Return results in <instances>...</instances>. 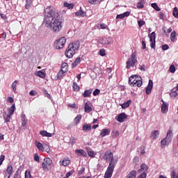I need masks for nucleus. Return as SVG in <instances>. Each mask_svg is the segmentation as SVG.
<instances>
[{
	"label": "nucleus",
	"mask_w": 178,
	"mask_h": 178,
	"mask_svg": "<svg viewBox=\"0 0 178 178\" xmlns=\"http://www.w3.org/2000/svg\"><path fill=\"white\" fill-rule=\"evenodd\" d=\"M44 23L48 24L54 33H58L63 29V19L59 18V14L53 6L45 8Z\"/></svg>",
	"instance_id": "f257e3e1"
},
{
	"label": "nucleus",
	"mask_w": 178,
	"mask_h": 178,
	"mask_svg": "<svg viewBox=\"0 0 178 178\" xmlns=\"http://www.w3.org/2000/svg\"><path fill=\"white\" fill-rule=\"evenodd\" d=\"M79 44L76 43H70L67 49L65 50V54L66 57L71 58L76 54V51L79 49Z\"/></svg>",
	"instance_id": "f03ea898"
},
{
	"label": "nucleus",
	"mask_w": 178,
	"mask_h": 178,
	"mask_svg": "<svg viewBox=\"0 0 178 178\" xmlns=\"http://www.w3.org/2000/svg\"><path fill=\"white\" fill-rule=\"evenodd\" d=\"M129 84L134 87H141L143 86V79L138 75H131L129 78Z\"/></svg>",
	"instance_id": "7ed1b4c3"
},
{
	"label": "nucleus",
	"mask_w": 178,
	"mask_h": 178,
	"mask_svg": "<svg viewBox=\"0 0 178 178\" xmlns=\"http://www.w3.org/2000/svg\"><path fill=\"white\" fill-rule=\"evenodd\" d=\"M104 159L107 162H110V164H111V166L115 167V165L117 164V161H115L113 153L111 149H108L104 152Z\"/></svg>",
	"instance_id": "20e7f679"
},
{
	"label": "nucleus",
	"mask_w": 178,
	"mask_h": 178,
	"mask_svg": "<svg viewBox=\"0 0 178 178\" xmlns=\"http://www.w3.org/2000/svg\"><path fill=\"white\" fill-rule=\"evenodd\" d=\"M137 62H138V58H137L136 54V53L131 54V57L126 62V68L127 70H129L131 67H134Z\"/></svg>",
	"instance_id": "39448f33"
},
{
	"label": "nucleus",
	"mask_w": 178,
	"mask_h": 178,
	"mask_svg": "<svg viewBox=\"0 0 178 178\" xmlns=\"http://www.w3.org/2000/svg\"><path fill=\"white\" fill-rule=\"evenodd\" d=\"M67 42L65 37L60 38L54 42V46L56 49H61L65 47Z\"/></svg>",
	"instance_id": "423d86ee"
},
{
	"label": "nucleus",
	"mask_w": 178,
	"mask_h": 178,
	"mask_svg": "<svg viewBox=\"0 0 178 178\" xmlns=\"http://www.w3.org/2000/svg\"><path fill=\"white\" fill-rule=\"evenodd\" d=\"M52 163L53 161L49 157H46L44 159L43 163H42V168H43L44 171L47 172L51 168Z\"/></svg>",
	"instance_id": "0eeeda50"
},
{
	"label": "nucleus",
	"mask_w": 178,
	"mask_h": 178,
	"mask_svg": "<svg viewBox=\"0 0 178 178\" xmlns=\"http://www.w3.org/2000/svg\"><path fill=\"white\" fill-rule=\"evenodd\" d=\"M115 167L112 165V164H108V168H107V170H106V173L104 174V178H111Z\"/></svg>",
	"instance_id": "6e6552de"
},
{
	"label": "nucleus",
	"mask_w": 178,
	"mask_h": 178,
	"mask_svg": "<svg viewBox=\"0 0 178 178\" xmlns=\"http://www.w3.org/2000/svg\"><path fill=\"white\" fill-rule=\"evenodd\" d=\"M148 37L149 38V41L151 42V44L150 47L155 49L156 48V33L154 32H152L151 34H149L148 35Z\"/></svg>",
	"instance_id": "1a4fd4ad"
},
{
	"label": "nucleus",
	"mask_w": 178,
	"mask_h": 178,
	"mask_svg": "<svg viewBox=\"0 0 178 178\" xmlns=\"http://www.w3.org/2000/svg\"><path fill=\"white\" fill-rule=\"evenodd\" d=\"M71 163V160L69 157L64 158L63 160H60L59 164L61 166L67 167L70 165Z\"/></svg>",
	"instance_id": "9d476101"
},
{
	"label": "nucleus",
	"mask_w": 178,
	"mask_h": 178,
	"mask_svg": "<svg viewBox=\"0 0 178 178\" xmlns=\"http://www.w3.org/2000/svg\"><path fill=\"white\" fill-rule=\"evenodd\" d=\"M153 88V81L152 79L149 80L148 86L146 88L145 92L147 95H149Z\"/></svg>",
	"instance_id": "9b49d317"
},
{
	"label": "nucleus",
	"mask_w": 178,
	"mask_h": 178,
	"mask_svg": "<svg viewBox=\"0 0 178 178\" xmlns=\"http://www.w3.org/2000/svg\"><path fill=\"white\" fill-rule=\"evenodd\" d=\"M161 102H163V104L161 107V112L165 114L168 111V104L165 102L163 99L161 100Z\"/></svg>",
	"instance_id": "f8f14e48"
},
{
	"label": "nucleus",
	"mask_w": 178,
	"mask_h": 178,
	"mask_svg": "<svg viewBox=\"0 0 178 178\" xmlns=\"http://www.w3.org/2000/svg\"><path fill=\"white\" fill-rule=\"evenodd\" d=\"M127 118V115H126V113H122L118 115L117 118V121L119 122H124Z\"/></svg>",
	"instance_id": "ddd939ff"
},
{
	"label": "nucleus",
	"mask_w": 178,
	"mask_h": 178,
	"mask_svg": "<svg viewBox=\"0 0 178 178\" xmlns=\"http://www.w3.org/2000/svg\"><path fill=\"white\" fill-rule=\"evenodd\" d=\"M177 86L176 88H174L171 90V92H170V97L172 99H175V98H177L178 97V93H177Z\"/></svg>",
	"instance_id": "4468645a"
},
{
	"label": "nucleus",
	"mask_w": 178,
	"mask_h": 178,
	"mask_svg": "<svg viewBox=\"0 0 178 178\" xmlns=\"http://www.w3.org/2000/svg\"><path fill=\"white\" fill-rule=\"evenodd\" d=\"M129 15H130V12H129V11L124 12V13H123L117 15L116 19H124V18H125V17H129Z\"/></svg>",
	"instance_id": "2eb2a0df"
},
{
	"label": "nucleus",
	"mask_w": 178,
	"mask_h": 178,
	"mask_svg": "<svg viewBox=\"0 0 178 178\" xmlns=\"http://www.w3.org/2000/svg\"><path fill=\"white\" fill-rule=\"evenodd\" d=\"M66 73H67L66 70H60L57 74V79L58 80L62 79L65 76Z\"/></svg>",
	"instance_id": "dca6fc26"
},
{
	"label": "nucleus",
	"mask_w": 178,
	"mask_h": 178,
	"mask_svg": "<svg viewBox=\"0 0 178 178\" xmlns=\"http://www.w3.org/2000/svg\"><path fill=\"white\" fill-rule=\"evenodd\" d=\"M75 153L79 155V156H83V157H86L87 156V152L84 150V149H76L75 150Z\"/></svg>",
	"instance_id": "f3484780"
},
{
	"label": "nucleus",
	"mask_w": 178,
	"mask_h": 178,
	"mask_svg": "<svg viewBox=\"0 0 178 178\" xmlns=\"http://www.w3.org/2000/svg\"><path fill=\"white\" fill-rule=\"evenodd\" d=\"M113 42H114L113 38L111 37L104 38L103 41V44L106 45L112 44H113Z\"/></svg>",
	"instance_id": "a211bd4d"
},
{
	"label": "nucleus",
	"mask_w": 178,
	"mask_h": 178,
	"mask_svg": "<svg viewBox=\"0 0 178 178\" xmlns=\"http://www.w3.org/2000/svg\"><path fill=\"white\" fill-rule=\"evenodd\" d=\"M159 136V131L155 130L152 131L150 138L154 140H156L158 138Z\"/></svg>",
	"instance_id": "6ab92c4d"
},
{
	"label": "nucleus",
	"mask_w": 178,
	"mask_h": 178,
	"mask_svg": "<svg viewBox=\"0 0 178 178\" xmlns=\"http://www.w3.org/2000/svg\"><path fill=\"white\" fill-rule=\"evenodd\" d=\"M171 142V138H168L166 137V138L162 140L161 142L162 147H165L166 145H168Z\"/></svg>",
	"instance_id": "aec40b11"
},
{
	"label": "nucleus",
	"mask_w": 178,
	"mask_h": 178,
	"mask_svg": "<svg viewBox=\"0 0 178 178\" xmlns=\"http://www.w3.org/2000/svg\"><path fill=\"white\" fill-rule=\"evenodd\" d=\"M39 134L42 136V137L51 138L52 134L51 133L47 132V131H40Z\"/></svg>",
	"instance_id": "412c9836"
},
{
	"label": "nucleus",
	"mask_w": 178,
	"mask_h": 178,
	"mask_svg": "<svg viewBox=\"0 0 178 178\" xmlns=\"http://www.w3.org/2000/svg\"><path fill=\"white\" fill-rule=\"evenodd\" d=\"M111 134V130L108 129H104L100 134V136L104 138L106 136H108Z\"/></svg>",
	"instance_id": "4be33fe9"
},
{
	"label": "nucleus",
	"mask_w": 178,
	"mask_h": 178,
	"mask_svg": "<svg viewBox=\"0 0 178 178\" xmlns=\"http://www.w3.org/2000/svg\"><path fill=\"white\" fill-rule=\"evenodd\" d=\"M92 88H90L88 90H85L84 93H83V97H90L92 92Z\"/></svg>",
	"instance_id": "5701e85b"
},
{
	"label": "nucleus",
	"mask_w": 178,
	"mask_h": 178,
	"mask_svg": "<svg viewBox=\"0 0 178 178\" xmlns=\"http://www.w3.org/2000/svg\"><path fill=\"white\" fill-rule=\"evenodd\" d=\"M137 177V172L135 170H133L131 172H130L127 176V178H136Z\"/></svg>",
	"instance_id": "b1692460"
},
{
	"label": "nucleus",
	"mask_w": 178,
	"mask_h": 178,
	"mask_svg": "<svg viewBox=\"0 0 178 178\" xmlns=\"http://www.w3.org/2000/svg\"><path fill=\"white\" fill-rule=\"evenodd\" d=\"M35 76H39L40 78L44 79L46 77V74L42 71H38L35 72Z\"/></svg>",
	"instance_id": "393cba45"
},
{
	"label": "nucleus",
	"mask_w": 178,
	"mask_h": 178,
	"mask_svg": "<svg viewBox=\"0 0 178 178\" xmlns=\"http://www.w3.org/2000/svg\"><path fill=\"white\" fill-rule=\"evenodd\" d=\"M80 62H81V58L79 57L76 58L74 62H73L72 64V68L77 67L78 65H79Z\"/></svg>",
	"instance_id": "a878e982"
},
{
	"label": "nucleus",
	"mask_w": 178,
	"mask_h": 178,
	"mask_svg": "<svg viewBox=\"0 0 178 178\" xmlns=\"http://www.w3.org/2000/svg\"><path fill=\"white\" fill-rule=\"evenodd\" d=\"M63 6L65 8H67L68 10H71V9L74 8V4L69 3L67 2H65L64 4H63Z\"/></svg>",
	"instance_id": "bb28decb"
},
{
	"label": "nucleus",
	"mask_w": 178,
	"mask_h": 178,
	"mask_svg": "<svg viewBox=\"0 0 178 178\" xmlns=\"http://www.w3.org/2000/svg\"><path fill=\"white\" fill-rule=\"evenodd\" d=\"M27 119L25 114H22V125L24 127L26 125Z\"/></svg>",
	"instance_id": "cd10ccee"
},
{
	"label": "nucleus",
	"mask_w": 178,
	"mask_h": 178,
	"mask_svg": "<svg viewBox=\"0 0 178 178\" xmlns=\"http://www.w3.org/2000/svg\"><path fill=\"white\" fill-rule=\"evenodd\" d=\"M81 118H82V116H81V115H78L74 119V124L75 125H77V124L80 122Z\"/></svg>",
	"instance_id": "c85d7f7f"
},
{
	"label": "nucleus",
	"mask_w": 178,
	"mask_h": 178,
	"mask_svg": "<svg viewBox=\"0 0 178 178\" xmlns=\"http://www.w3.org/2000/svg\"><path fill=\"white\" fill-rule=\"evenodd\" d=\"M84 110L85 112L88 113H90L92 111V108L88 105V103L85 104Z\"/></svg>",
	"instance_id": "c756f323"
},
{
	"label": "nucleus",
	"mask_w": 178,
	"mask_h": 178,
	"mask_svg": "<svg viewBox=\"0 0 178 178\" xmlns=\"http://www.w3.org/2000/svg\"><path fill=\"white\" fill-rule=\"evenodd\" d=\"M131 100H128L126 103H124L121 104L122 108H126L130 106V104H131Z\"/></svg>",
	"instance_id": "7c9ffc66"
},
{
	"label": "nucleus",
	"mask_w": 178,
	"mask_h": 178,
	"mask_svg": "<svg viewBox=\"0 0 178 178\" xmlns=\"http://www.w3.org/2000/svg\"><path fill=\"white\" fill-rule=\"evenodd\" d=\"M83 131H90L91 130V125L88 124H85L83 126Z\"/></svg>",
	"instance_id": "2f4dec72"
},
{
	"label": "nucleus",
	"mask_w": 178,
	"mask_h": 178,
	"mask_svg": "<svg viewBox=\"0 0 178 178\" xmlns=\"http://www.w3.org/2000/svg\"><path fill=\"white\" fill-rule=\"evenodd\" d=\"M35 145L39 150L44 151V145L40 142L35 141Z\"/></svg>",
	"instance_id": "473e14b6"
},
{
	"label": "nucleus",
	"mask_w": 178,
	"mask_h": 178,
	"mask_svg": "<svg viewBox=\"0 0 178 178\" xmlns=\"http://www.w3.org/2000/svg\"><path fill=\"white\" fill-rule=\"evenodd\" d=\"M119 136H120V132L118 130L113 131L111 132V136L113 138H116L119 137Z\"/></svg>",
	"instance_id": "72a5a7b5"
},
{
	"label": "nucleus",
	"mask_w": 178,
	"mask_h": 178,
	"mask_svg": "<svg viewBox=\"0 0 178 178\" xmlns=\"http://www.w3.org/2000/svg\"><path fill=\"white\" fill-rule=\"evenodd\" d=\"M75 15H76V16H81V17H86V13L85 12H83L82 10H79V11H77V12H76L75 13Z\"/></svg>",
	"instance_id": "f704fd0d"
},
{
	"label": "nucleus",
	"mask_w": 178,
	"mask_h": 178,
	"mask_svg": "<svg viewBox=\"0 0 178 178\" xmlns=\"http://www.w3.org/2000/svg\"><path fill=\"white\" fill-rule=\"evenodd\" d=\"M76 141L77 138H74V136H71V138H70L69 144L71 145H74Z\"/></svg>",
	"instance_id": "c9c22d12"
},
{
	"label": "nucleus",
	"mask_w": 178,
	"mask_h": 178,
	"mask_svg": "<svg viewBox=\"0 0 178 178\" xmlns=\"http://www.w3.org/2000/svg\"><path fill=\"white\" fill-rule=\"evenodd\" d=\"M13 173V167L12 165H8L6 170V175H11Z\"/></svg>",
	"instance_id": "e433bc0d"
},
{
	"label": "nucleus",
	"mask_w": 178,
	"mask_h": 178,
	"mask_svg": "<svg viewBox=\"0 0 178 178\" xmlns=\"http://www.w3.org/2000/svg\"><path fill=\"white\" fill-rule=\"evenodd\" d=\"M17 83H18V81L17 80H15L13 81V83H12V85H11V87H12L13 90L14 92H16Z\"/></svg>",
	"instance_id": "4c0bfd02"
},
{
	"label": "nucleus",
	"mask_w": 178,
	"mask_h": 178,
	"mask_svg": "<svg viewBox=\"0 0 178 178\" xmlns=\"http://www.w3.org/2000/svg\"><path fill=\"white\" fill-rule=\"evenodd\" d=\"M137 8L138 9L144 8V1L139 0L138 3H137Z\"/></svg>",
	"instance_id": "58836bf2"
},
{
	"label": "nucleus",
	"mask_w": 178,
	"mask_h": 178,
	"mask_svg": "<svg viewBox=\"0 0 178 178\" xmlns=\"http://www.w3.org/2000/svg\"><path fill=\"white\" fill-rule=\"evenodd\" d=\"M15 106L13 104L10 108H8V115H12L15 111Z\"/></svg>",
	"instance_id": "ea45409f"
},
{
	"label": "nucleus",
	"mask_w": 178,
	"mask_h": 178,
	"mask_svg": "<svg viewBox=\"0 0 178 178\" xmlns=\"http://www.w3.org/2000/svg\"><path fill=\"white\" fill-rule=\"evenodd\" d=\"M26 3L25 8L29 10L32 6V0H26Z\"/></svg>",
	"instance_id": "a19ab883"
},
{
	"label": "nucleus",
	"mask_w": 178,
	"mask_h": 178,
	"mask_svg": "<svg viewBox=\"0 0 178 178\" xmlns=\"http://www.w3.org/2000/svg\"><path fill=\"white\" fill-rule=\"evenodd\" d=\"M72 88H73V89H74V90L75 92H79V91L80 87H79V86L77 84L76 82H74V83H73Z\"/></svg>",
	"instance_id": "79ce46f5"
},
{
	"label": "nucleus",
	"mask_w": 178,
	"mask_h": 178,
	"mask_svg": "<svg viewBox=\"0 0 178 178\" xmlns=\"http://www.w3.org/2000/svg\"><path fill=\"white\" fill-rule=\"evenodd\" d=\"M61 70H67L68 72V64L67 63H63L61 65Z\"/></svg>",
	"instance_id": "37998d69"
},
{
	"label": "nucleus",
	"mask_w": 178,
	"mask_h": 178,
	"mask_svg": "<svg viewBox=\"0 0 178 178\" xmlns=\"http://www.w3.org/2000/svg\"><path fill=\"white\" fill-rule=\"evenodd\" d=\"M152 7L156 10V11H161V8L159 7V6L156 3H152Z\"/></svg>",
	"instance_id": "c03bdc74"
},
{
	"label": "nucleus",
	"mask_w": 178,
	"mask_h": 178,
	"mask_svg": "<svg viewBox=\"0 0 178 178\" xmlns=\"http://www.w3.org/2000/svg\"><path fill=\"white\" fill-rule=\"evenodd\" d=\"M172 15H174V17L178 18V8H177V7H175L174 8V10L172 11Z\"/></svg>",
	"instance_id": "a18cd8bd"
},
{
	"label": "nucleus",
	"mask_w": 178,
	"mask_h": 178,
	"mask_svg": "<svg viewBox=\"0 0 178 178\" xmlns=\"http://www.w3.org/2000/svg\"><path fill=\"white\" fill-rule=\"evenodd\" d=\"M138 152L140 155H144L145 154V147H140L138 149Z\"/></svg>",
	"instance_id": "49530a36"
},
{
	"label": "nucleus",
	"mask_w": 178,
	"mask_h": 178,
	"mask_svg": "<svg viewBox=\"0 0 178 178\" xmlns=\"http://www.w3.org/2000/svg\"><path fill=\"white\" fill-rule=\"evenodd\" d=\"M168 139H171L172 138V131L171 129H169L168 133H167V137Z\"/></svg>",
	"instance_id": "de8ad7c7"
},
{
	"label": "nucleus",
	"mask_w": 178,
	"mask_h": 178,
	"mask_svg": "<svg viewBox=\"0 0 178 178\" xmlns=\"http://www.w3.org/2000/svg\"><path fill=\"white\" fill-rule=\"evenodd\" d=\"M43 148H44V151L43 152H46L47 153H49L50 152V147L48 145H43Z\"/></svg>",
	"instance_id": "09e8293b"
},
{
	"label": "nucleus",
	"mask_w": 178,
	"mask_h": 178,
	"mask_svg": "<svg viewBox=\"0 0 178 178\" xmlns=\"http://www.w3.org/2000/svg\"><path fill=\"white\" fill-rule=\"evenodd\" d=\"M175 37H176V32L175 31H172V33H171V36H170L171 42H174L175 41Z\"/></svg>",
	"instance_id": "8fccbe9b"
},
{
	"label": "nucleus",
	"mask_w": 178,
	"mask_h": 178,
	"mask_svg": "<svg viewBox=\"0 0 178 178\" xmlns=\"http://www.w3.org/2000/svg\"><path fill=\"white\" fill-rule=\"evenodd\" d=\"M176 71V67L174 65H171L170 67V72L171 73H175Z\"/></svg>",
	"instance_id": "3c124183"
},
{
	"label": "nucleus",
	"mask_w": 178,
	"mask_h": 178,
	"mask_svg": "<svg viewBox=\"0 0 178 178\" xmlns=\"http://www.w3.org/2000/svg\"><path fill=\"white\" fill-rule=\"evenodd\" d=\"M34 161L38 162V163H40V157H39V155L38 153H35L34 154Z\"/></svg>",
	"instance_id": "603ef678"
},
{
	"label": "nucleus",
	"mask_w": 178,
	"mask_h": 178,
	"mask_svg": "<svg viewBox=\"0 0 178 178\" xmlns=\"http://www.w3.org/2000/svg\"><path fill=\"white\" fill-rule=\"evenodd\" d=\"M99 0H88V3L91 5H97Z\"/></svg>",
	"instance_id": "864d4df0"
},
{
	"label": "nucleus",
	"mask_w": 178,
	"mask_h": 178,
	"mask_svg": "<svg viewBox=\"0 0 178 178\" xmlns=\"http://www.w3.org/2000/svg\"><path fill=\"white\" fill-rule=\"evenodd\" d=\"M10 116H11V115L8 114V115H6V117H4V121L6 122H10Z\"/></svg>",
	"instance_id": "5fc2aeb1"
},
{
	"label": "nucleus",
	"mask_w": 178,
	"mask_h": 178,
	"mask_svg": "<svg viewBox=\"0 0 178 178\" xmlns=\"http://www.w3.org/2000/svg\"><path fill=\"white\" fill-rule=\"evenodd\" d=\"M100 93V90L98 88H96L94 91H93V95L94 96H97L99 95Z\"/></svg>",
	"instance_id": "6e6d98bb"
},
{
	"label": "nucleus",
	"mask_w": 178,
	"mask_h": 178,
	"mask_svg": "<svg viewBox=\"0 0 178 178\" xmlns=\"http://www.w3.org/2000/svg\"><path fill=\"white\" fill-rule=\"evenodd\" d=\"M138 23L139 27L141 28L143 27V26H144V24H145V22L144 20H139Z\"/></svg>",
	"instance_id": "4d7b16f0"
},
{
	"label": "nucleus",
	"mask_w": 178,
	"mask_h": 178,
	"mask_svg": "<svg viewBox=\"0 0 178 178\" xmlns=\"http://www.w3.org/2000/svg\"><path fill=\"white\" fill-rule=\"evenodd\" d=\"M29 95L31 96H35L38 95V92L36 90H32L31 91H30Z\"/></svg>",
	"instance_id": "13d9d810"
},
{
	"label": "nucleus",
	"mask_w": 178,
	"mask_h": 178,
	"mask_svg": "<svg viewBox=\"0 0 178 178\" xmlns=\"http://www.w3.org/2000/svg\"><path fill=\"white\" fill-rule=\"evenodd\" d=\"M88 154L90 157H92V158H94L95 156V152L93 151H88Z\"/></svg>",
	"instance_id": "bf43d9fd"
},
{
	"label": "nucleus",
	"mask_w": 178,
	"mask_h": 178,
	"mask_svg": "<svg viewBox=\"0 0 178 178\" xmlns=\"http://www.w3.org/2000/svg\"><path fill=\"white\" fill-rule=\"evenodd\" d=\"M3 161H5V155L2 154L0 157V166L3 164Z\"/></svg>",
	"instance_id": "052dcab7"
},
{
	"label": "nucleus",
	"mask_w": 178,
	"mask_h": 178,
	"mask_svg": "<svg viewBox=\"0 0 178 178\" xmlns=\"http://www.w3.org/2000/svg\"><path fill=\"white\" fill-rule=\"evenodd\" d=\"M140 168H141V170H147V169H148L147 165H146V164H145V163L141 164Z\"/></svg>",
	"instance_id": "680f3d73"
},
{
	"label": "nucleus",
	"mask_w": 178,
	"mask_h": 178,
	"mask_svg": "<svg viewBox=\"0 0 178 178\" xmlns=\"http://www.w3.org/2000/svg\"><path fill=\"white\" fill-rule=\"evenodd\" d=\"M31 175L30 171H26L25 172V178H31Z\"/></svg>",
	"instance_id": "e2e57ef3"
},
{
	"label": "nucleus",
	"mask_w": 178,
	"mask_h": 178,
	"mask_svg": "<svg viewBox=\"0 0 178 178\" xmlns=\"http://www.w3.org/2000/svg\"><path fill=\"white\" fill-rule=\"evenodd\" d=\"M159 18H160L161 19H162V20L164 19L165 15H164V13H163V12H160V13H159Z\"/></svg>",
	"instance_id": "0e129e2a"
},
{
	"label": "nucleus",
	"mask_w": 178,
	"mask_h": 178,
	"mask_svg": "<svg viewBox=\"0 0 178 178\" xmlns=\"http://www.w3.org/2000/svg\"><path fill=\"white\" fill-rule=\"evenodd\" d=\"M171 178H178V176L176 175V172L175 171L171 172Z\"/></svg>",
	"instance_id": "69168bd1"
},
{
	"label": "nucleus",
	"mask_w": 178,
	"mask_h": 178,
	"mask_svg": "<svg viewBox=\"0 0 178 178\" xmlns=\"http://www.w3.org/2000/svg\"><path fill=\"white\" fill-rule=\"evenodd\" d=\"M99 54H100L101 56H104L105 54H106L105 50H104V49H101V50L99 51Z\"/></svg>",
	"instance_id": "338daca9"
},
{
	"label": "nucleus",
	"mask_w": 178,
	"mask_h": 178,
	"mask_svg": "<svg viewBox=\"0 0 178 178\" xmlns=\"http://www.w3.org/2000/svg\"><path fill=\"white\" fill-rule=\"evenodd\" d=\"M146 173L145 172H143L138 178H146Z\"/></svg>",
	"instance_id": "774afa93"
}]
</instances>
